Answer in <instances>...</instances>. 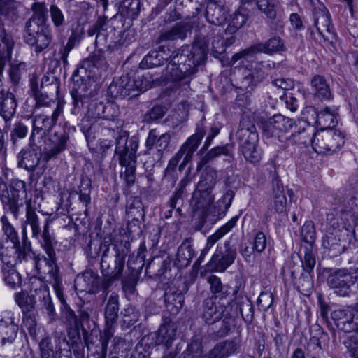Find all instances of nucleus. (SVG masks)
I'll use <instances>...</instances> for the list:
<instances>
[{
    "instance_id": "nucleus-1",
    "label": "nucleus",
    "mask_w": 358,
    "mask_h": 358,
    "mask_svg": "<svg viewBox=\"0 0 358 358\" xmlns=\"http://www.w3.org/2000/svg\"><path fill=\"white\" fill-rule=\"evenodd\" d=\"M219 133L220 127L215 124H213L208 130L202 126L198 127L195 133L186 140L178 151L169 161L164 172V178L171 180L172 186L175 185L178 179L176 167L179 162L183 157L182 162L178 166L179 171H182L187 164L192 161L194 153L197 150L205 134H207L206 138L198 152V155H201V158L197 164V171H200L206 164L221 156L227 157V159L225 160L229 162L234 160L233 146L230 144L214 147L205 153L211 145L213 138Z\"/></svg>"
},
{
    "instance_id": "nucleus-2",
    "label": "nucleus",
    "mask_w": 358,
    "mask_h": 358,
    "mask_svg": "<svg viewBox=\"0 0 358 358\" xmlns=\"http://www.w3.org/2000/svg\"><path fill=\"white\" fill-rule=\"evenodd\" d=\"M208 50V45L202 39L176 50L166 68L167 76L173 81H178L194 74L198 67L205 64Z\"/></svg>"
},
{
    "instance_id": "nucleus-3",
    "label": "nucleus",
    "mask_w": 358,
    "mask_h": 358,
    "mask_svg": "<svg viewBox=\"0 0 358 358\" xmlns=\"http://www.w3.org/2000/svg\"><path fill=\"white\" fill-rule=\"evenodd\" d=\"M43 237L42 244L47 255L44 257L47 266L46 282L52 286L57 298L63 305L62 310L66 322L71 327H78L79 320L75 312L66 303L64 297L62 278L59 273V268L57 264L56 254H55L52 247L55 244V241L46 230Z\"/></svg>"
},
{
    "instance_id": "nucleus-4",
    "label": "nucleus",
    "mask_w": 358,
    "mask_h": 358,
    "mask_svg": "<svg viewBox=\"0 0 358 358\" xmlns=\"http://www.w3.org/2000/svg\"><path fill=\"white\" fill-rule=\"evenodd\" d=\"M32 16L26 22L24 39L36 53L46 49L51 41L52 34L45 24V6L43 3L34 2L31 6Z\"/></svg>"
},
{
    "instance_id": "nucleus-5",
    "label": "nucleus",
    "mask_w": 358,
    "mask_h": 358,
    "mask_svg": "<svg viewBox=\"0 0 358 358\" xmlns=\"http://www.w3.org/2000/svg\"><path fill=\"white\" fill-rule=\"evenodd\" d=\"M138 140L136 136L129 138L127 131H121L116 138L115 155L118 158L122 169L120 177L128 186H131L136 180V151Z\"/></svg>"
},
{
    "instance_id": "nucleus-6",
    "label": "nucleus",
    "mask_w": 358,
    "mask_h": 358,
    "mask_svg": "<svg viewBox=\"0 0 358 358\" xmlns=\"http://www.w3.org/2000/svg\"><path fill=\"white\" fill-rule=\"evenodd\" d=\"M235 193L233 190H227L216 204L210 206L214 201L211 191L201 189L198 187L194 190L192 202L195 210H202L208 215H212L215 220L223 217L229 208Z\"/></svg>"
},
{
    "instance_id": "nucleus-7",
    "label": "nucleus",
    "mask_w": 358,
    "mask_h": 358,
    "mask_svg": "<svg viewBox=\"0 0 358 358\" xmlns=\"http://www.w3.org/2000/svg\"><path fill=\"white\" fill-rule=\"evenodd\" d=\"M239 150L244 158L250 163H257L262 159L258 147L259 135L255 126L248 119L243 118L236 133Z\"/></svg>"
},
{
    "instance_id": "nucleus-8",
    "label": "nucleus",
    "mask_w": 358,
    "mask_h": 358,
    "mask_svg": "<svg viewBox=\"0 0 358 358\" xmlns=\"http://www.w3.org/2000/svg\"><path fill=\"white\" fill-rule=\"evenodd\" d=\"M38 300L42 308L45 310L50 320L55 319L56 313L49 287L45 285H41L39 288L34 290V294L29 295L24 292H18L15 294V301L22 310V313L31 312Z\"/></svg>"
},
{
    "instance_id": "nucleus-9",
    "label": "nucleus",
    "mask_w": 358,
    "mask_h": 358,
    "mask_svg": "<svg viewBox=\"0 0 358 358\" xmlns=\"http://www.w3.org/2000/svg\"><path fill=\"white\" fill-rule=\"evenodd\" d=\"M311 143L316 152L331 154L343 147L345 143V136L338 129H321L313 135Z\"/></svg>"
},
{
    "instance_id": "nucleus-10",
    "label": "nucleus",
    "mask_w": 358,
    "mask_h": 358,
    "mask_svg": "<svg viewBox=\"0 0 358 358\" xmlns=\"http://www.w3.org/2000/svg\"><path fill=\"white\" fill-rule=\"evenodd\" d=\"M125 255L118 250L110 252L106 249L102 255L101 269L103 275L109 282L120 279L124 268Z\"/></svg>"
},
{
    "instance_id": "nucleus-11",
    "label": "nucleus",
    "mask_w": 358,
    "mask_h": 358,
    "mask_svg": "<svg viewBox=\"0 0 358 358\" xmlns=\"http://www.w3.org/2000/svg\"><path fill=\"white\" fill-rule=\"evenodd\" d=\"M357 278L348 269H336L328 276L327 282L334 293L339 296H349L352 288L357 282Z\"/></svg>"
},
{
    "instance_id": "nucleus-12",
    "label": "nucleus",
    "mask_w": 358,
    "mask_h": 358,
    "mask_svg": "<svg viewBox=\"0 0 358 358\" xmlns=\"http://www.w3.org/2000/svg\"><path fill=\"white\" fill-rule=\"evenodd\" d=\"M64 110V102L59 101L56 108L50 116L45 114L36 115L34 117L32 121V132L30 136V141H34L37 135L42 137L48 134L52 129L56 125L58 117L62 114Z\"/></svg>"
},
{
    "instance_id": "nucleus-13",
    "label": "nucleus",
    "mask_w": 358,
    "mask_h": 358,
    "mask_svg": "<svg viewBox=\"0 0 358 358\" xmlns=\"http://www.w3.org/2000/svg\"><path fill=\"white\" fill-rule=\"evenodd\" d=\"M29 148L22 149L17 155V166L26 169L29 173L36 172L37 175L43 173L45 164L43 159L41 160V150L35 148L30 143Z\"/></svg>"
},
{
    "instance_id": "nucleus-14",
    "label": "nucleus",
    "mask_w": 358,
    "mask_h": 358,
    "mask_svg": "<svg viewBox=\"0 0 358 358\" xmlns=\"http://www.w3.org/2000/svg\"><path fill=\"white\" fill-rule=\"evenodd\" d=\"M285 50L283 41L278 36L270 38L265 43H257L239 52L234 54L231 62L234 64L239 60L248 59L258 52L271 53Z\"/></svg>"
},
{
    "instance_id": "nucleus-15",
    "label": "nucleus",
    "mask_w": 358,
    "mask_h": 358,
    "mask_svg": "<svg viewBox=\"0 0 358 358\" xmlns=\"http://www.w3.org/2000/svg\"><path fill=\"white\" fill-rule=\"evenodd\" d=\"M239 347L240 341L234 338L217 343L207 354H202L201 345L198 343H192L189 350H196L199 358H227L236 352Z\"/></svg>"
},
{
    "instance_id": "nucleus-16",
    "label": "nucleus",
    "mask_w": 358,
    "mask_h": 358,
    "mask_svg": "<svg viewBox=\"0 0 358 358\" xmlns=\"http://www.w3.org/2000/svg\"><path fill=\"white\" fill-rule=\"evenodd\" d=\"M236 257V248L231 247L229 241H226L222 246L217 248L207 266L213 271L224 272L234 263Z\"/></svg>"
},
{
    "instance_id": "nucleus-17",
    "label": "nucleus",
    "mask_w": 358,
    "mask_h": 358,
    "mask_svg": "<svg viewBox=\"0 0 358 358\" xmlns=\"http://www.w3.org/2000/svg\"><path fill=\"white\" fill-rule=\"evenodd\" d=\"M188 290L185 282L177 280L173 285L169 286L164 293V303L170 314L177 315L182 308L184 302V293Z\"/></svg>"
},
{
    "instance_id": "nucleus-18",
    "label": "nucleus",
    "mask_w": 358,
    "mask_h": 358,
    "mask_svg": "<svg viewBox=\"0 0 358 358\" xmlns=\"http://www.w3.org/2000/svg\"><path fill=\"white\" fill-rule=\"evenodd\" d=\"M293 124L292 119L275 114L262 122V133L268 138L279 137L280 134L288 131Z\"/></svg>"
},
{
    "instance_id": "nucleus-19",
    "label": "nucleus",
    "mask_w": 358,
    "mask_h": 358,
    "mask_svg": "<svg viewBox=\"0 0 358 358\" xmlns=\"http://www.w3.org/2000/svg\"><path fill=\"white\" fill-rule=\"evenodd\" d=\"M231 303L227 306L217 304L213 297L207 298L203 302L201 317L206 324H213L222 319L228 309L231 310Z\"/></svg>"
},
{
    "instance_id": "nucleus-20",
    "label": "nucleus",
    "mask_w": 358,
    "mask_h": 358,
    "mask_svg": "<svg viewBox=\"0 0 358 358\" xmlns=\"http://www.w3.org/2000/svg\"><path fill=\"white\" fill-rule=\"evenodd\" d=\"M50 222V220L49 219L45 220V222L43 225V229L42 231V234H41V227L39 224V220L37 215L35 213L34 209L32 208L31 202L27 201L26 205V223L29 225H30L31 229V233H32V237L36 238L39 240L40 243L43 249L45 250L43 245L42 244V241H43V234L45 233V231L46 230L49 234L53 237V239L55 241V244L53 245V250H55V248L57 243L55 237L53 234V233H51L49 229V223ZM55 253V251H54Z\"/></svg>"
},
{
    "instance_id": "nucleus-21",
    "label": "nucleus",
    "mask_w": 358,
    "mask_h": 358,
    "mask_svg": "<svg viewBox=\"0 0 358 358\" xmlns=\"http://www.w3.org/2000/svg\"><path fill=\"white\" fill-rule=\"evenodd\" d=\"M91 66L104 70L107 69L108 64L101 50L94 51L83 62V65L73 72L72 78L74 83L78 85L80 81L85 80L83 74L86 73L87 68Z\"/></svg>"
},
{
    "instance_id": "nucleus-22",
    "label": "nucleus",
    "mask_w": 358,
    "mask_h": 358,
    "mask_svg": "<svg viewBox=\"0 0 358 358\" xmlns=\"http://www.w3.org/2000/svg\"><path fill=\"white\" fill-rule=\"evenodd\" d=\"M262 64H257V67L251 69H244L239 78L238 87L249 92L264 78L265 73L262 69Z\"/></svg>"
},
{
    "instance_id": "nucleus-23",
    "label": "nucleus",
    "mask_w": 358,
    "mask_h": 358,
    "mask_svg": "<svg viewBox=\"0 0 358 358\" xmlns=\"http://www.w3.org/2000/svg\"><path fill=\"white\" fill-rule=\"evenodd\" d=\"M132 85L127 75H124L113 79L108 88V94L114 99H124L129 96L130 98L138 96V93H132Z\"/></svg>"
},
{
    "instance_id": "nucleus-24",
    "label": "nucleus",
    "mask_w": 358,
    "mask_h": 358,
    "mask_svg": "<svg viewBox=\"0 0 358 358\" xmlns=\"http://www.w3.org/2000/svg\"><path fill=\"white\" fill-rule=\"evenodd\" d=\"M331 318L338 329L350 333L358 330V319H355L351 310L338 309L331 313Z\"/></svg>"
},
{
    "instance_id": "nucleus-25",
    "label": "nucleus",
    "mask_w": 358,
    "mask_h": 358,
    "mask_svg": "<svg viewBox=\"0 0 358 358\" xmlns=\"http://www.w3.org/2000/svg\"><path fill=\"white\" fill-rule=\"evenodd\" d=\"M69 135L65 131H55L50 138L51 145L46 148L43 154V160L48 162L50 159L57 157L66 148L69 141Z\"/></svg>"
},
{
    "instance_id": "nucleus-26",
    "label": "nucleus",
    "mask_w": 358,
    "mask_h": 358,
    "mask_svg": "<svg viewBox=\"0 0 358 358\" xmlns=\"http://www.w3.org/2000/svg\"><path fill=\"white\" fill-rule=\"evenodd\" d=\"M237 220V217H232L228 222L219 228L214 234L208 238L206 248L201 251L200 256L194 262V267L200 266L210 248L236 226Z\"/></svg>"
},
{
    "instance_id": "nucleus-27",
    "label": "nucleus",
    "mask_w": 358,
    "mask_h": 358,
    "mask_svg": "<svg viewBox=\"0 0 358 358\" xmlns=\"http://www.w3.org/2000/svg\"><path fill=\"white\" fill-rule=\"evenodd\" d=\"M273 197L271 203V210L277 213H284L287 209V197L285 187L280 180L278 176H274L272 181Z\"/></svg>"
},
{
    "instance_id": "nucleus-28",
    "label": "nucleus",
    "mask_w": 358,
    "mask_h": 358,
    "mask_svg": "<svg viewBox=\"0 0 358 358\" xmlns=\"http://www.w3.org/2000/svg\"><path fill=\"white\" fill-rule=\"evenodd\" d=\"M171 55L168 48L159 46L158 50L150 51L144 57L140 63V66L142 69L157 67L162 65L164 62H166L168 64L170 62Z\"/></svg>"
},
{
    "instance_id": "nucleus-29",
    "label": "nucleus",
    "mask_w": 358,
    "mask_h": 358,
    "mask_svg": "<svg viewBox=\"0 0 358 358\" xmlns=\"http://www.w3.org/2000/svg\"><path fill=\"white\" fill-rule=\"evenodd\" d=\"M338 116V108L326 106L316 112V124L319 130L334 129L337 124Z\"/></svg>"
},
{
    "instance_id": "nucleus-30",
    "label": "nucleus",
    "mask_w": 358,
    "mask_h": 358,
    "mask_svg": "<svg viewBox=\"0 0 358 358\" xmlns=\"http://www.w3.org/2000/svg\"><path fill=\"white\" fill-rule=\"evenodd\" d=\"M171 138V136L169 133L159 134L157 129H151L145 141V145L147 150L145 153H148L149 150L155 148L157 150L159 155L162 156L163 151L165 150L169 145Z\"/></svg>"
},
{
    "instance_id": "nucleus-31",
    "label": "nucleus",
    "mask_w": 358,
    "mask_h": 358,
    "mask_svg": "<svg viewBox=\"0 0 358 358\" xmlns=\"http://www.w3.org/2000/svg\"><path fill=\"white\" fill-rule=\"evenodd\" d=\"M17 103L13 93L6 90L0 85V115L6 120H9L15 113Z\"/></svg>"
},
{
    "instance_id": "nucleus-32",
    "label": "nucleus",
    "mask_w": 358,
    "mask_h": 358,
    "mask_svg": "<svg viewBox=\"0 0 358 358\" xmlns=\"http://www.w3.org/2000/svg\"><path fill=\"white\" fill-rule=\"evenodd\" d=\"M310 87L314 96L320 100H329L332 98L329 85L324 76L315 75L310 80Z\"/></svg>"
},
{
    "instance_id": "nucleus-33",
    "label": "nucleus",
    "mask_w": 358,
    "mask_h": 358,
    "mask_svg": "<svg viewBox=\"0 0 358 358\" xmlns=\"http://www.w3.org/2000/svg\"><path fill=\"white\" fill-rule=\"evenodd\" d=\"M205 15L209 23L221 26L227 20V10L222 3H207Z\"/></svg>"
},
{
    "instance_id": "nucleus-34",
    "label": "nucleus",
    "mask_w": 358,
    "mask_h": 358,
    "mask_svg": "<svg viewBox=\"0 0 358 358\" xmlns=\"http://www.w3.org/2000/svg\"><path fill=\"white\" fill-rule=\"evenodd\" d=\"M189 26L187 23H177L171 29L162 32L156 39L159 44L164 41H173L178 39L183 40L187 37Z\"/></svg>"
},
{
    "instance_id": "nucleus-35",
    "label": "nucleus",
    "mask_w": 358,
    "mask_h": 358,
    "mask_svg": "<svg viewBox=\"0 0 358 358\" xmlns=\"http://www.w3.org/2000/svg\"><path fill=\"white\" fill-rule=\"evenodd\" d=\"M19 328L12 317L0 320V340L2 344L12 343L15 340Z\"/></svg>"
},
{
    "instance_id": "nucleus-36",
    "label": "nucleus",
    "mask_w": 358,
    "mask_h": 358,
    "mask_svg": "<svg viewBox=\"0 0 358 358\" xmlns=\"http://www.w3.org/2000/svg\"><path fill=\"white\" fill-rule=\"evenodd\" d=\"M208 282L210 284V290L215 298L226 299L231 295H236L238 292L237 289L231 292L229 285L223 284L221 279L215 275H211L208 278Z\"/></svg>"
},
{
    "instance_id": "nucleus-37",
    "label": "nucleus",
    "mask_w": 358,
    "mask_h": 358,
    "mask_svg": "<svg viewBox=\"0 0 358 358\" xmlns=\"http://www.w3.org/2000/svg\"><path fill=\"white\" fill-rule=\"evenodd\" d=\"M177 327L174 323L169 322L160 326L158 329L155 343L169 347L176 338Z\"/></svg>"
},
{
    "instance_id": "nucleus-38",
    "label": "nucleus",
    "mask_w": 358,
    "mask_h": 358,
    "mask_svg": "<svg viewBox=\"0 0 358 358\" xmlns=\"http://www.w3.org/2000/svg\"><path fill=\"white\" fill-rule=\"evenodd\" d=\"M313 15L317 31L323 38H325L326 34L331 33V21L329 12L324 8H315Z\"/></svg>"
},
{
    "instance_id": "nucleus-39",
    "label": "nucleus",
    "mask_w": 358,
    "mask_h": 358,
    "mask_svg": "<svg viewBox=\"0 0 358 358\" xmlns=\"http://www.w3.org/2000/svg\"><path fill=\"white\" fill-rule=\"evenodd\" d=\"M194 256V251L190 243L186 240L178 248L175 264L179 268H186Z\"/></svg>"
},
{
    "instance_id": "nucleus-40",
    "label": "nucleus",
    "mask_w": 358,
    "mask_h": 358,
    "mask_svg": "<svg viewBox=\"0 0 358 358\" xmlns=\"http://www.w3.org/2000/svg\"><path fill=\"white\" fill-rule=\"evenodd\" d=\"M86 81H81V85L77 88H73L71 92V95L73 99L74 106V110L80 107H83L85 103L90 102L91 99L90 93H88V88L85 83Z\"/></svg>"
},
{
    "instance_id": "nucleus-41",
    "label": "nucleus",
    "mask_w": 358,
    "mask_h": 358,
    "mask_svg": "<svg viewBox=\"0 0 358 358\" xmlns=\"http://www.w3.org/2000/svg\"><path fill=\"white\" fill-rule=\"evenodd\" d=\"M236 306L239 313L245 322L250 323L254 318V306L252 301L246 296L238 297L231 303Z\"/></svg>"
},
{
    "instance_id": "nucleus-42",
    "label": "nucleus",
    "mask_w": 358,
    "mask_h": 358,
    "mask_svg": "<svg viewBox=\"0 0 358 358\" xmlns=\"http://www.w3.org/2000/svg\"><path fill=\"white\" fill-rule=\"evenodd\" d=\"M20 5L15 0H0V15L11 22H15L20 17Z\"/></svg>"
},
{
    "instance_id": "nucleus-43",
    "label": "nucleus",
    "mask_w": 358,
    "mask_h": 358,
    "mask_svg": "<svg viewBox=\"0 0 358 358\" xmlns=\"http://www.w3.org/2000/svg\"><path fill=\"white\" fill-rule=\"evenodd\" d=\"M119 312V301L117 294H111L104 310V317L106 324H117Z\"/></svg>"
},
{
    "instance_id": "nucleus-44",
    "label": "nucleus",
    "mask_w": 358,
    "mask_h": 358,
    "mask_svg": "<svg viewBox=\"0 0 358 358\" xmlns=\"http://www.w3.org/2000/svg\"><path fill=\"white\" fill-rule=\"evenodd\" d=\"M27 65L24 62H11L8 70L9 82L13 87L19 85L22 76L27 73Z\"/></svg>"
},
{
    "instance_id": "nucleus-45",
    "label": "nucleus",
    "mask_w": 358,
    "mask_h": 358,
    "mask_svg": "<svg viewBox=\"0 0 358 358\" xmlns=\"http://www.w3.org/2000/svg\"><path fill=\"white\" fill-rule=\"evenodd\" d=\"M0 220L1 223V229L3 235L6 236V239L12 243L13 248H19L20 238L17 231L10 222L8 217L4 215L1 217Z\"/></svg>"
},
{
    "instance_id": "nucleus-46",
    "label": "nucleus",
    "mask_w": 358,
    "mask_h": 358,
    "mask_svg": "<svg viewBox=\"0 0 358 358\" xmlns=\"http://www.w3.org/2000/svg\"><path fill=\"white\" fill-rule=\"evenodd\" d=\"M248 17V13H246L245 8L241 6L238 11L234 14L230 23L225 30L226 32L229 34L235 33L245 24Z\"/></svg>"
},
{
    "instance_id": "nucleus-47",
    "label": "nucleus",
    "mask_w": 358,
    "mask_h": 358,
    "mask_svg": "<svg viewBox=\"0 0 358 358\" xmlns=\"http://www.w3.org/2000/svg\"><path fill=\"white\" fill-rule=\"evenodd\" d=\"M6 199L2 200L3 203V209L13 214L15 219H18L20 215V208L23 206L22 202L20 201L18 195L13 194L9 196L8 194L4 196Z\"/></svg>"
},
{
    "instance_id": "nucleus-48",
    "label": "nucleus",
    "mask_w": 358,
    "mask_h": 358,
    "mask_svg": "<svg viewBox=\"0 0 358 358\" xmlns=\"http://www.w3.org/2000/svg\"><path fill=\"white\" fill-rule=\"evenodd\" d=\"M127 215L128 219L131 220H144L145 213L143 205L140 199L136 198L133 199L127 206Z\"/></svg>"
},
{
    "instance_id": "nucleus-49",
    "label": "nucleus",
    "mask_w": 358,
    "mask_h": 358,
    "mask_svg": "<svg viewBox=\"0 0 358 358\" xmlns=\"http://www.w3.org/2000/svg\"><path fill=\"white\" fill-rule=\"evenodd\" d=\"M120 10L122 15L129 18H134L140 11V1L124 0L120 5Z\"/></svg>"
},
{
    "instance_id": "nucleus-50",
    "label": "nucleus",
    "mask_w": 358,
    "mask_h": 358,
    "mask_svg": "<svg viewBox=\"0 0 358 358\" xmlns=\"http://www.w3.org/2000/svg\"><path fill=\"white\" fill-rule=\"evenodd\" d=\"M217 172L214 169L208 170L205 174L201 176V180L198 182L196 187L202 189L213 192V189L217 182Z\"/></svg>"
},
{
    "instance_id": "nucleus-51",
    "label": "nucleus",
    "mask_w": 358,
    "mask_h": 358,
    "mask_svg": "<svg viewBox=\"0 0 358 358\" xmlns=\"http://www.w3.org/2000/svg\"><path fill=\"white\" fill-rule=\"evenodd\" d=\"M256 5L258 9L268 18L276 17L278 0H257Z\"/></svg>"
},
{
    "instance_id": "nucleus-52",
    "label": "nucleus",
    "mask_w": 358,
    "mask_h": 358,
    "mask_svg": "<svg viewBox=\"0 0 358 358\" xmlns=\"http://www.w3.org/2000/svg\"><path fill=\"white\" fill-rule=\"evenodd\" d=\"M3 273L5 283L12 289H17L21 287L22 278L16 269L4 271Z\"/></svg>"
},
{
    "instance_id": "nucleus-53",
    "label": "nucleus",
    "mask_w": 358,
    "mask_h": 358,
    "mask_svg": "<svg viewBox=\"0 0 358 358\" xmlns=\"http://www.w3.org/2000/svg\"><path fill=\"white\" fill-rule=\"evenodd\" d=\"M132 85V93H138V94L144 91H146L152 86V80L150 77L145 76H137L134 80H131Z\"/></svg>"
},
{
    "instance_id": "nucleus-54",
    "label": "nucleus",
    "mask_w": 358,
    "mask_h": 358,
    "mask_svg": "<svg viewBox=\"0 0 358 358\" xmlns=\"http://www.w3.org/2000/svg\"><path fill=\"white\" fill-rule=\"evenodd\" d=\"M229 310L230 309H228L227 312H226L222 317V326L218 331L220 336L227 335L231 329V327L234 325V317L237 315V311L236 310L234 313H231Z\"/></svg>"
},
{
    "instance_id": "nucleus-55",
    "label": "nucleus",
    "mask_w": 358,
    "mask_h": 358,
    "mask_svg": "<svg viewBox=\"0 0 358 358\" xmlns=\"http://www.w3.org/2000/svg\"><path fill=\"white\" fill-rule=\"evenodd\" d=\"M301 236L303 241L313 244L316 238L315 229L313 223L310 221L305 222L301 227Z\"/></svg>"
},
{
    "instance_id": "nucleus-56",
    "label": "nucleus",
    "mask_w": 358,
    "mask_h": 358,
    "mask_svg": "<svg viewBox=\"0 0 358 358\" xmlns=\"http://www.w3.org/2000/svg\"><path fill=\"white\" fill-rule=\"evenodd\" d=\"M22 326H24L31 335L36 333L37 327L36 315L33 311L23 313Z\"/></svg>"
},
{
    "instance_id": "nucleus-57",
    "label": "nucleus",
    "mask_w": 358,
    "mask_h": 358,
    "mask_svg": "<svg viewBox=\"0 0 358 358\" xmlns=\"http://www.w3.org/2000/svg\"><path fill=\"white\" fill-rule=\"evenodd\" d=\"M302 266L305 272L311 274L315 265V256L310 248H306L303 259H301Z\"/></svg>"
},
{
    "instance_id": "nucleus-58",
    "label": "nucleus",
    "mask_w": 358,
    "mask_h": 358,
    "mask_svg": "<svg viewBox=\"0 0 358 358\" xmlns=\"http://www.w3.org/2000/svg\"><path fill=\"white\" fill-rule=\"evenodd\" d=\"M50 15L51 20L56 27H62L64 24L65 19L62 10L56 5H51L50 6Z\"/></svg>"
},
{
    "instance_id": "nucleus-59",
    "label": "nucleus",
    "mask_w": 358,
    "mask_h": 358,
    "mask_svg": "<svg viewBox=\"0 0 358 358\" xmlns=\"http://www.w3.org/2000/svg\"><path fill=\"white\" fill-rule=\"evenodd\" d=\"M166 113V108L162 106H155L152 109L146 113L144 117V121L151 123L155 120L161 119Z\"/></svg>"
},
{
    "instance_id": "nucleus-60",
    "label": "nucleus",
    "mask_w": 358,
    "mask_h": 358,
    "mask_svg": "<svg viewBox=\"0 0 358 358\" xmlns=\"http://www.w3.org/2000/svg\"><path fill=\"white\" fill-rule=\"evenodd\" d=\"M41 358H54L55 352L51 339L45 337L39 343Z\"/></svg>"
},
{
    "instance_id": "nucleus-61",
    "label": "nucleus",
    "mask_w": 358,
    "mask_h": 358,
    "mask_svg": "<svg viewBox=\"0 0 358 358\" xmlns=\"http://www.w3.org/2000/svg\"><path fill=\"white\" fill-rule=\"evenodd\" d=\"M13 47V45L0 48V77L3 76L6 63L11 59Z\"/></svg>"
},
{
    "instance_id": "nucleus-62",
    "label": "nucleus",
    "mask_w": 358,
    "mask_h": 358,
    "mask_svg": "<svg viewBox=\"0 0 358 358\" xmlns=\"http://www.w3.org/2000/svg\"><path fill=\"white\" fill-rule=\"evenodd\" d=\"M273 303V294L271 292H262L257 299L258 306L267 311Z\"/></svg>"
},
{
    "instance_id": "nucleus-63",
    "label": "nucleus",
    "mask_w": 358,
    "mask_h": 358,
    "mask_svg": "<svg viewBox=\"0 0 358 358\" xmlns=\"http://www.w3.org/2000/svg\"><path fill=\"white\" fill-rule=\"evenodd\" d=\"M28 132L27 127L21 122H17L14 125L11 131V141L13 144L16 143L17 138H24Z\"/></svg>"
},
{
    "instance_id": "nucleus-64",
    "label": "nucleus",
    "mask_w": 358,
    "mask_h": 358,
    "mask_svg": "<svg viewBox=\"0 0 358 358\" xmlns=\"http://www.w3.org/2000/svg\"><path fill=\"white\" fill-rule=\"evenodd\" d=\"M266 235L262 232L258 231L253 239L252 246L257 252H263L266 246Z\"/></svg>"
}]
</instances>
